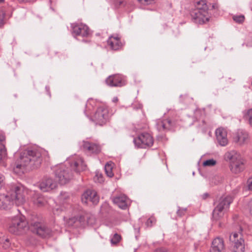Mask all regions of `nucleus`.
Segmentation results:
<instances>
[{
  "label": "nucleus",
  "mask_w": 252,
  "mask_h": 252,
  "mask_svg": "<svg viewBox=\"0 0 252 252\" xmlns=\"http://www.w3.org/2000/svg\"><path fill=\"white\" fill-rule=\"evenodd\" d=\"M175 126V122L169 119H158L156 121V128L161 133L172 129Z\"/></svg>",
  "instance_id": "f8f14e48"
},
{
  "label": "nucleus",
  "mask_w": 252,
  "mask_h": 252,
  "mask_svg": "<svg viewBox=\"0 0 252 252\" xmlns=\"http://www.w3.org/2000/svg\"><path fill=\"white\" fill-rule=\"evenodd\" d=\"M247 186L249 190L252 191V178H250L247 181Z\"/></svg>",
  "instance_id": "c9c22d12"
},
{
  "label": "nucleus",
  "mask_w": 252,
  "mask_h": 252,
  "mask_svg": "<svg viewBox=\"0 0 252 252\" xmlns=\"http://www.w3.org/2000/svg\"><path fill=\"white\" fill-rule=\"evenodd\" d=\"M6 193L0 194V209H8L14 204L23 205L26 201L28 190L20 183H11L6 187Z\"/></svg>",
  "instance_id": "f03ea898"
},
{
  "label": "nucleus",
  "mask_w": 252,
  "mask_h": 252,
  "mask_svg": "<svg viewBox=\"0 0 252 252\" xmlns=\"http://www.w3.org/2000/svg\"><path fill=\"white\" fill-rule=\"evenodd\" d=\"M224 158L229 162V168L233 173L238 174L244 169V160L236 151H231L226 153Z\"/></svg>",
  "instance_id": "423d86ee"
},
{
  "label": "nucleus",
  "mask_w": 252,
  "mask_h": 252,
  "mask_svg": "<svg viewBox=\"0 0 252 252\" xmlns=\"http://www.w3.org/2000/svg\"><path fill=\"white\" fill-rule=\"evenodd\" d=\"M133 142L137 148H146L153 146L154 139L150 133L143 132L133 139Z\"/></svg>",
  "instance_id": "6e6552de"
},
{
  "label": "nucleus",
  "mask_w": 252,
  "mask_h": 252,
  "mask_svg": "<svg viewBox=\"0 0 252 252\" xmlns=\"http://www.w3.org/2000/svg\"><path fill=\"white\" fill-rule=\"evenodd\" d=\"M99 197L94 190H87L82 196V201L85 204L90 201L93 204L96 205L99 202Z\"/></svg>",
  "instance_id": "2eb2a0df"
},
{
  "label": "nucleus",
  "mask_w": 252,
  "mask_h": 252,
  "mask_svg": "<svg viewBox=\"0 0 252 252\" xmlns=\"http://www.w3.org/2000/svg\"><path fill=\"white\" fill-rule=\"evenodd\" d=\"M96 177H97V181L98 182L101 183V182H102L103 181V179L102 176L101 175V174H99V175H96V177H94V180H95V182L96 181V179H95V178Z\"/></svg>",
  "instance_id": "58836bf2"
},
{
  "label": "nucleus",
  "mask_w": 252,
  "mask_h": 252,
  "mask_svg": "<svg viewBox=\"0 0 252 252\" xmlns=\"http://www.w3.org/2000/svg\"><path fill=\"white\" fill-rule=\"evenodd\" d=\"M248 45L249 46H251V45L250 44H248Z\"/></svg>",
  "instance_id": "49530a36"
},
{
  "label": "nucleus",
  "mask_w": 252,
  "mask_h": 252,
  "mask_svg": "<svg viewBox=\"0 0 252 252\" xmlns=\"http://www.w3.org/2000/svg\"><path fill=\"white\" fill-rule=\"evenodd\" d=\"M4 176L2 174H0V189L4 184Z\"/></svg>",
  "instance_id": "f704fd0d"
},
{
  "label": "nucleus",
  "mask_w": 252,
  "mask_h": 252,
  "mask_svg": "<svg viewBox=\"0 0 252 252\" xmlns=\"http://www.w3.org/2000/svg\"><path fill=\"white\" fill-rule=\"evenodd\" d=\"M156 218L153 216H151L147 220L145 224L147 227H152L154 224L156 223Z\"/></svg>",
  "instance_id": "c85d7f7f"
},
{
  "label": "nucleus",
  "mask_w": 252,
  "mask_h": 252,
  "mask_svg": "<svg viewBox=\"0 0 252 252\" xmlns=\"http://www.w3.org/2000/svg\"><path fill=\"white\" fill-rule=\"evenodd\" d=\"M209 196V194L208 193H205L202 195V197L203 199H205Z\"/></svg>",
  "instance_id": "79ce46f5"
},
{
  "label": "nucleus",
  "mask_w": 252,
  "mask_h": 252,
  "mask_svg": "<svg viewBox=\"0 0 252 252\" xmlns=\"http://www.w3.org/2000/svg\"><path fill=\"white\" fill-rule=\"evenodd\" d=\"M195 8L190 15L193 22L198 24H205L209 21L210 16L208 13V6L206 0H195Z\"/></svg>",
  "instance_id": "39448f33"
},
{
  "label": "nucleus",
  "mask_w": 252,
  "mask_h": 252,
  "mask_svg": "<svg viewBox=\"0 0 252 252\" xmlns=\"http://www.w3.org/2000/svg\"><path fill=\"white\" fill-rule=\"evenodd\" d=\"M82 217H80V220H78V218L76 217H73L69 219L68 223L69 225H73L74 223H77L78 221H80Z\"/></svg>",
  "instance_id": "473e14b6"
},
{
  "label": "nucleus",
  "mask_w": 252,
  "mask_h": 252,
  "mask_svg": "<svg viewBox=\"0 0 252 252\" xmlns=\"http://www.w3.org/2000/svg\"><path fill=\"white\" fill-rule=\"evenodd\" d=\"M67 163L69 165L70 169L63 164L57 166L55 171L56 177L59 183L64 185L68 183L73 177V170L76 173H79L86 169V165L81 157L74 155L70 157L67 160Z\"/></svg>",
  "instance_id": "7ed1b4c3"
},
{
  "label": "nucleus",
  "mask_w": 252,
  "mask_h": 252,
  "mask_svg": "<svg viewBox=\"0 0 252 252\" xmlns=\"http://www.w3.org/2000/svg\"><path fill=\"white\" fill-rule=\"evenodd\" d=\"M224 249L223 239L220 237L214 239L212 243L210 252H221Z\"/></svg>",
  "instance_id": "aec40b11"
},
{
  "label": "nucleus",
  "mask_w": 252,
  "mask_h": 252,
  "mask_svg": "<svg viewBox=\"0 0 252 252\" xmlns=\"http://www.w3.org/2000/svg\"><path fill=\"white\" fill-rule=\"evenodd\" d=\"M154 0H138V1L143 5H148L151 4Z\"/></svg>",
  "instance_id": "72a5a7b5"
},
{
  "label": "nucleus",
  "mask_w": 252,
  "mask_h": 252,
  "mask_svg": "<svg viewBox=\"0 0 252 252\" xmlns=\"http://www.w3.org/2000/svg\"><path fill=\"white\" fill-rule=\"evenodd\" d=\"M4 0H0V3H3Z\"/></svg>",
  "instance_id": "a18cd8bd"
},
{
  "label": "nucleus",
  "mask_w": 252,
  "mask_h": 252,
  "mask_svg": "<svg viewBox=\"0 0 252 252\" xmlns=\"http://www.w3.org/2000/svg\"><path fill=\"white\" fill-rule=\"evenodd\" d=\"M72 31L76 35H81L82 37H87L90 34V31L85 25L83 24H72Z\"/></svg>",
  "instance_id": "f3484780"
},
{
  "label": "nucleus",
  "mask_w": 252,
  "mask_h": 252,
  "mask_svg": "<svg viewBox=\"0 0 252 252\" xmlns=\"http://www.w3.org/2000/svg\"><path fill=\"white\" fill-rule=\"evenodd\" d=\"M118 101V98L117 97H115L113 98V101L114 102H116Z\"/></svg>",
  "instance_id": "37998d69"
},
{
  "label": "nucleus",
  "mask_w": 252,
  "mask_h": 252,
  "mask_svg": "<svg viewBox=\"0 0 252 252\" xmlns=\"http://www.w3.org/2000/svg\"><path fill=\"white\" fill-rule=\"evenodd\" d=\"M113 203L122 209H126L127 207L128 199L124 194H120L112 198Z\"/></svg>",
  "instance_id": "412c9836"
},
{
  "label": "nucleus",
  "mask_w": 252,
  "mask_h": 252,
  "mask_svg": "<svg viewBox=\"0 0 252 252\" xmlns=\"http://www.w3.org/2000/svg\"><path fill=\"white\" fill-rule=\"evenodd\" d=\"M121 238V237L120 235L117 233H115L111 239V242L112 244H116L119 242Z\"/></svg>",
  "instance_id": "c756f323"
},
{
  "label": "nucleus",
  "mask_w": 252,
  "mask_h": 252,
  "mask_svg": "<svg viewBox=\"0 0 252 252\" xmlns=\"http://www.w3.org/2000/svg\"><path fill=\"white\" fill-rule=\"evenodd\" d=\"M244 118L252 126V108L247 110V112L244 114Z\"/></svg>",
  "instance_id": "a878e982"
},
{
  "label": "nucleus",
  "mask_w": 252,
  "mask_h": 252,
  "mask_svg": "<svg viewBox=\"0 0 252 252\" xmlns=\"http://www.w3.org/2000/svg\"><path fill=\"white\" fill-rule=\"evenodd\" d=\"M249 206H250V212L251 214L252 215V199L250 201Z\"/></svg>",
  "instance_id": "a19ab883"
},
{
  "label": "nucleus",
  "mask_w": 252,
  "mask_h": 252,
  "mask_svg": "<svg viewBox=\"0 0 252 252\" xmlns=\"http://www.w3.org/2000/svg\"><path fill=\"white\" fill-rule=\"evenodd\" d=\"M20 3H28L32 2L34 1L35 0H17Z\"/></svg>",
  "instance_id": "ea45409f"
},
{
  "label": "nucleus",
  "mask_w": 252,
  "mask_h": 252,
  "mask_svg": "<svg viewBox=\"0 0 252 252\" xmlns=\"http://www.w3.org/2000/svg\"><path fill=\"white\" fill-rule=\"evenodd\" d=\"M40 152L35 149H28L20 154V158L15 162L13 171L18 175L23 174L26 167L30 169L38 167L41 163Z\"/></svg>",
  "instance_id": "20e7f679"
},
{
  "label": "nucleus",
  "mask_w": 252,
  "mask_h": 252,
  "mask_svg": "<svg viewBox=\"0 0 252 252\" xmlns=\"http://www.w3.org/2000/svg\"><path fill=\"white\" fill-rule=\"evenodd\" d=\"M29 229L33 233L43 238L50 236L52 233L50 228L39 222H32L30 226L24 216H17L12 218L9 224V231L15 235L23 234Z\"/></svg>",
  "instance_id": "f257e3e1"
},
{
  "label": "nucleus",
  "mask_w": 252,
  "mask_h": 252,
  "mask_svg": "<svg viewBox=\"0 0 252 252\" xmlns=\"http://www.w3.org/2000/svg\"><path fill=\"white\" fill-rule=\"evenodd\" d=\"M4 18V13L3 11H0V26L3 24V19Z\"/></svg>",
  "instance_id": "e433bc0d"
},
{
  "label": "nucleus",
  "mask_w": 252,
  "mask_h": 252,
  "mask_svg": "<svg viewBox=\"0 0 252 252\" xmlns=\"http://www.w3.org/2000/svg\"><path fill=\"white\" fill-rule=\"evenodd\" d=\"M106 85L110 87H121L126 84L125 77L121 74L110 75L105 80Z\"/></svg>",
  "instance_id": "9b49d317"
},
{
  "label": "nucleus",
  "mask_w": 252,
  "mask_h": 252,
  "mask_svg": "<svg viewBox=\"0 0 252 252\" xmlns=\"http://www.w3.org/2000/svg\"><path fill=\"white\" fill-rule=\"evenodd\" d=\"M59 202L62 204L69 205L71 202V195L66 192L62 191L60 195L58 196Z\"/></svg>",
  "instance_id": "5701e85b"
},
{
  "label": "nucleus",
  "mask_w": 252,
  "mask_h": 252,
  "mask_svg": "<svg viewBox=\"0 0 252 252\" xmlns=\"http://www.w3.org/2000/svg\"><path fill=\"white\" fill-rule=\"evenodd\" d=\"M2 234L0 233V243H3L2 247L6 249L8 248L10 246L9 241L8 239H4L1 237Z\"/></svg>",
  "instance_id": "bb28decb"
},
{
  "label": "nucleus",
  "mask_w": 252,
  "mask_h": 252,
  "mask_svg": "<svg viewBox=\"0 0 252 252\" xmlns=\"http://www.w3.org/2000/svg\"><path fill=\"white\" fill-rule=\"evenodd\" d=\"M123 45L120 37L117 35H111L107 40V46L112 50H120L122 48Z\"/></svg>",
  "instance_id": "a211bd4d"
},
{
  "label": "nucleus",
  "mask_w": 252,
  "mask_h": 252,
  "mask_svg": "<svg viewBox=\"0 0 252 252\" xmlns=\"http://www.w3.org/2000/svg\"><path fill=\"white\" fill-rule=\"evenodd\" d=\"M233 198L230 195L223 196L221 197L216 207L212 213V219L214 220H218L222 218L224 212L229 207L232 203Z\"/></svg>",
  "instance_id": "0eeeda50"
},
{
  "label": "nucleus",
  "mask_w": 252,
  "mask_h": 252,
  "mask_svg": "<svg viewBox=\"0 0 252 252\" xmlns=\"http://www.w3.org/2000/svg\"><path fill=\"white\" fill-rule=\"evenodd\" d=\"M217 142L221 146H225L227 145L228 140L227 133L226 129L222 127H219L215 132Z\"/></svg>",
  "instance_id": "dca6fc26"
},
{
  "label": "nucleus",
  "mask_w": 252,
  "mask_h": 252,
  "mask_svg": "<svg viewBox=\"0 0 252 252\" xmlns=\"http://www.w3.org/2000/svg\"><path fill=\"white\" fill-rule=\"evenodd\" d=\"M57 187V183L51 177H45L40 182L39 188L41 190L46 192L50 191Z\"/></svg>",
  "instance_id": "ddd939ff"
},
{
  "label": "nucleus",
  "mask_w": 252,
  "mask_h": 252,
  "mask_svg": "<svg viewBox=\"0 0 252 252\" xmlns=\"http://www.w3.org/2000/svg\"><path fill=\"white\" fill-rule=\"evenodd\" d=\"M154 252H169L168 251L164 248H160L157 249Z\"/></svg>",
  "instance_id": "4c0bfd02"
},
{
  "label": "nucleus",
  "mask_w": 252,
  "mask_h": 252,
  "mask_svg": "<svg viewBox=\"0 0 252 252\" xmlns=\"http://www.w3.org/2000/svg\"><path fill=\"white\" fill-rule=\"evenodd\" d=\"M216 163H217L216 161L215 160H214V159H213V158L209 159L204 161L203 162V166L211 167V166H213L215 165H216Z\"/></svg>",
  "instance_id": "cd10ccee"
},
{
  "label": "nucleus",
  "mask_w": 252,
  "mask_h": 252,
  "mask_svg": "<svg viewBox=\"0 0 252 252\" xmlns=\"http://www.w3.org/2000/svg\"><path fill=\"white\" fill-rule=\"evenodd\" d=\"M112 162L107 163L105 166V170L106 174L108 177H112L114 174L112 172L113 168Z\"/></svg>",
  "instance_id": "393cba45"
},
{
  "label": "nucleus",
  "mask_w": 252,
  "mask_h": 252,
  "mask_svg": "<svg viewBox=\"0 0 252 252\" xmlns=\"http://www.w3.org/2000/svg\"><path fill=\"white\" fill-rule=\"evenodd\" d=\"M5 136L4 135L0 134V161L6 155V150L5 147Z\"/></svg>",
  "instance_id": "b1692460"
},
{
  "label": "nucleus",
  "mask_w": 252,
  "mask_h": 252,
  "mask_svg": "<svg viewBox=\"0 0 252 252\" xmlns=\"http://www.w3.org/2000/svg\"><path fill=\"white\" fill-rule=\"evenodd\" d=\"M212 7H213V8H214V9L217 8V5H215H215H213L212 6Z\"/></svg>",
  "instance_id": "c03bdc74"
},
{
  "label": "nucleus",
  "mask_w": 252,
  "mask_h": 252,
  "mask_svg": "<svg viewBox=\"0 0 252 252\" xmlns=\"http://www.w3.org/2000/svg\"><path fill=\"white\" fill-rule=\"evenodd\" d=\"M249 135L247 131L239 129L234 136V141L239 145H242L245 143L248 140Z\"/></svg>",
  "instance_id": "6ab92c4d"
},
{
  "label": "nucleus",
  "mask_w": 252,
  "mask_h": 252,
  "mask_svg": "<svg viewBox=\"0 0 252 252\" xmlns=\"http://www.w3.org/2000/svg\"><path fill=\"white\" fill-rule=\"evenodd\" d=\"M187 212L186 208H183L180 207H178V209L177 211V216L179 217L184 216Z\"/></svg>",
  "instance_id": "7c9ffc66"
},
{
  "label": "nucleus",
  "mask_w": 252,
  "mask_h": 252,
  "mask_svg": "<svg viewBox=\"0 0 252 252\" xmlns=\"http://www.w3.org/2000/svg\"><path fill=\"white\" fill-rule=\"evenodd\" d=\"M80 147L84 151L91 154H98L101 151L100 145L96 143L83 141L80 143Z\"/></svg>",
  "instance_id": "4468645a"
},
{
  "label": "nucleus",
  "mask_w": 252,
  "mask_h": 252,
  "mask_svg": "<svg viewBox=\"0 0 252 252\" xmlns=\"http://www.w3.org/2000/svg\"><path fill=\"white\" fill-rule=\"evenodd\" d=\"M245 19V17L243 15L235 16L233 17V20L239 23H242Z\"/></svg>",
  "instance_id": "2f4dec72"
},
{
  "label": "nucleus",
  "mask_w": 252,
  "mask_h": 252,
  "mask_svg": "<svg viewBox=\"0 0 252 252\" xmlns=\"http://www.w3.org/2000/svg\"><path fill=\"white\" fill-rule=\"evenodd\" d=\"M33 203L37 207H41L45 205L46 200L45 198L40 194L35 193L32 198Z\"/></svg>",
  "instance_id": "4be33fe9"
},
{
  "label": "nucleus",
  "mask_w": 252,
  "mask_h": 252,
  "mask_svg": "<svg viewBox=\"0 0 252 252\" xmlns=\"http://www.w3.org/2000/svg\"><path fill=\"white\" fill-rule=\"evenodd\" d=\"M229 241L233 247L234 252H244L245 251L244 240L240 233H233L229 236Z\"/></svg>",
  "instance_id": "9d476101"
},
{
  "label": "nucleus",
  "mask_w": 252,
  "mask_h": 252,
  "mask_svg": "<svg viewBox=\"0 0 252 252\" xmlns=\"http://www.w3.org/2000/svg\"><path fill=\"white\" fill-rule=\"evenodd\" d=\"M110 117L108 108L105 105L98 107L94 115V121L100 126L106 124Z\"/></svg>",
  "instance_id": "1a4fd4ad"
}]
</instances>
